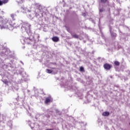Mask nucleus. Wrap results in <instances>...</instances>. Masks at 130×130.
Instances as JSON below:
<instances>
[{
  "label": "nucleus",
  "mask_w": 130,
  "mask_h": 130,
  "mask_svg": "<svg viewBox=\"0 0 130 130\" xmlns=\"http://www.w3.org/2000/svg\"><path fill=\"white\" fill-rule=\"evenodd\" d=\"M30 26L31 25H30V24L27 23H24L22 24V27L24 28L25 30H26V29L29 28Z\"/></svg>",
  "instance_id": "nucleus-2"
},
{
  "label": "nucleus",
  "mask_w": 130,
  "mask_h": 130,
  "mask_svg": "<svg viewBox=\"0 0 130 130\" xmlns=\"http://www.w3.org/2000/svg\"><path fill=\"white\" fill-rule=\"evenodd\" d=\"M72 36L73 38H76V39L79 38V36H78L77 34H72Z\"/></svg>",
  "instance_id": "nucleus-6"
},
{
  "label": "nucleus",
  "mask_w": 130,
  "mask_h": 130,
  "mask_svg": "<svg viewBox=\"0 0 130 130\" xmlns=\"http://www.w3.org/2000/svg\"><path fill=\"white\" fill-rule=\"evenodd\" d=\"M52 102V100L51 99V98L48 97L46 98V100L45 101V104H48V103Z\"/></svg>",
  "instance_id": "nucleus-3"
},
{
  "label": "nucleus",
  "mask_w": 130,
  "mask_h": 130,
  "mask_svg": "<svg viewBox=\"0 0 130 130\" xmlns=\"http://www.w3.org/2000/svg\"><path fill=\"white\" fill-rule=\"evenodd\" d=\"M114 64H115V66H119L120 63H119V62H118V61H115L114 62Z\"/></svg>",
  "instance_id": "nucleus-9"
},
{
  "label": "nucleus",
  "mask_w": 130,
  "mask_h": 130,
  "mask_svg": "<svg viewBox=\"0 0 130 130\" xmlns=\"http://www.w3.org/2000/svg\"><path fill=\"white\" fill-rule=\"evenodd\" d=\"M102 115L103 116H108L109 115V112H104L103 113Z\"/></svg>",
  "instance_id": "nucleus-5"
},
{
  "label": "nucleus",
  "mask_w": 130,
  "mask_h": 130,
  "mask_svg": "<svg viewBox=\"0 0 130 130\" xmlns=\"http://www.w3.org/2000/svg\"><path fill=\"white\" fill-rule=\"evenodd\" d=\"M11 26H13L14 27L15 26V23L13 24H11Z\"/></svg>",
  "instance_id": "nucleus-16"
},
{
  "label": "nucleus",
  "mask_w": 130,
  "mask_h": 130,
  "mask_svg": "<svg viewBox=\"0 0 130 130\" xmlns=\"http://www.w3.org/2000/svg\"><path fill=\"white\" fill-rule=\"evenodd\" d=\"M46 72L48 74H51L53 71L50 69H46Z\"/></svg>",
  "instance_id": "nucleus-7"
},
{
  "label": "nucleus",
  "mask_w": 130,
  "mask_h": 130,
  "mask_svg": "<svg viewBox=\"0 0 130 130\" xmlns=\"http://www.w3.org/2000/svg\"><path fill=\"white\" fill-rule=\"evenodd\" d=\"M3 4H4V3H3V1H0V6H3Z\"/></svg>",
  "instance_id": "nucleus-14"
},
{
  "label": "nucleus",
  "mask_w": 130,
  "mask_h": 130,
  "mask_svg": "<svg viewBox=\"0 0 130 130\" xmlns=\"http://www.w3.org/2000/svg\"><path fill=\"white\" fill-rule=\"evenodd\" d=\"M2 82L4 83V84H5L6 85H8V84L9 83V81H8L7 79H5L4 80H3Z\"/></svg>",
  "instance_id": "nucleus-8"
},
{
  "label": "nucleus",
  "mask_w": 130,
  "mask_h": 130,
  "mask_svg": "<svg viewBox=\"0 0 130 130\" xmlns=\"http://www.w3.org/2000/svg\"><path fill=\"white\" fill-rule=\"evenodd\" d=\"M28 40H29L30 41V40L29 39H28Z\"/></svg>",
  "instance_id": "nucleus-18"
},
{
  "label": "nucleus",
  "mask_w": 130,
  "mask_h": 130,
  "mask_svg": "<svg viewBox=\"0 0 130 130\" xmlns=\"http://www.w3.org/2000/svg\"><path fill=\"white\" fill-rule=\"evenodd\" d=\"M52 40L53 42H58L59 41V38L56 36L52 38Z\"/></svg>",
  "instance_id": "nucleus-4"
},
{
  "label": "nucleus",
  "mask_w": 130,
  "mask_h": 130,
  "mask_svg": "<svg viewBox=\"0 0 130 130\" xmlns=\"http://www.w3.org/2000/svg\"><path fill=\"white\" fill-rule=\"evenodd\" d=\"M5 22H6L7 24H8V20H5Z\"/></svg>",
  "instance_id": "nucleus-17"
},
{
  "label": "nucleus",
  "mask_w": 130,
  "mask_h": 130,
  "mask_svg": "<svg viewBox=\"0 0 130 130\" xmlns=\"http://www.w3.org/2000/svg\"><path fill=\"white\" fill-rule=\"evenodd\" d=\"M104 68L105 70H107V71H109L111 69V65L106 63L104 65Z\"/></svg>",
  "instance_id": "nucleus-1"
},
{
  "label": "nucleus",
  "mask_w": 130,
  "mask_h": 130,
  "mask_svg": "<svg viewBox=\"0 0 130 130\" xmlns=\"http://www.w3.org/2000/svg\"><path fill=\"white\" fill-rule=\"evenodd\" d=\"M3 4H7L9 3V0H2Z\"/></svg>",
  "instance_id": "nucleus-11"
},
{
  "label": "nucleus",
  "mask_w": 130,
  "mask_h": 130,
  "mask_svg": "<svg viewBox=\"0 0 130 130\" xmlns=\"http://www.w3.org/2000/svg\"><path fill=\"white\" fill-rule=\"evenodd\" d=\"M105 11L104 8H102L100 9V13H103Z\"/></svg>",
  "instance_id": "nucleus-10"
},
{
  "label": "nucleus",
  "mask_w": 130,
  "mask_h": 130,
  "mask_svg": "<svg viewBox=\"0 0 130 130\" xmlns=\"http://www.w3.org/2000/svg\"><path fill=\"white\" fill-rule=\"evenodd\" d=\"M108 0H101V3H103V4H105V3L107 2Z\"/></svg>",
  "instance_id": "nucleus-13"
},
{
  "label": "nucleus",
  "mask_w": 130,
  "mask_h": 130,
  "mask_svg": "<svg viewBox=\"0 0 130 130\" xmlns=\"http://www.w3.org/2000/svg\"><path fill=\"white\" fill-rule=\"evenodd\" d=\"M80 72H84V67H81L80 68Z\"/></svg>",
  "instance_id": "nucleus-12"
},
{
  "label": "nucleus",
  "mask_w": 130,
  "mask_h": 130,
  "mask_svg": "<svg viewBox=\"0 0 130 130\" xmlns=\"http://www.w3.org/2000/svg\"><path fill=\"white\" fill-rule=\"evenodd\" d=\"M53 70H54V68H52Z\"/></svg>",
  "instance_id": "nucleus-19"
},
{
  "label": "nucleus",
  "mask_w": 130,
  "mask_h": 130,
  "mask_svg": "<svg viewBox=\"0 0 130 130\" xmlns=\"http://www.w3.org/2000/svg\"><path fill=\"white\" fill-rule=\"evenodd\" d=\"M82 16H83V17H86V13H83V14H82Z\"/></svg>",
  "instance_id": "nucleus-15"
}]
</instances>
